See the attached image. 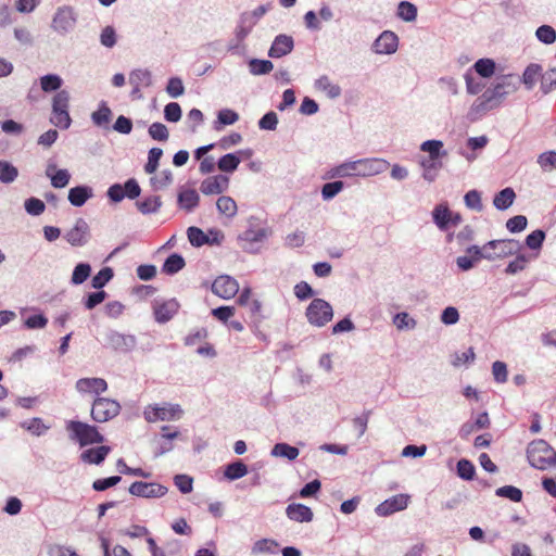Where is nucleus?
<instances>
[{"label": "nucleus", "mask_w": 556, "mask_h": 556, "mask_svg": "<svg viewBox=\"0 0 556 556\" xmlns=\"http://www.w3.org/2000/svg\"><path fill=\"white\" fill-rule=\"evenodd\" d=\"M517 89V80L514 75L503 76L492 89L484 91L483 94L473 102L471 112L476 115L484 114L496 108L505 96L515 92Z\"/></svg>", "instance_id": "obj_1"}, {"label": "nucleus", "mask_w": 556, "mask_h": 556, "mask_svg": "<svg viewBox=\"0 0 556 556\" xmlns=\"http://www.w3.org/2000/svg\"><path fill=\"white\" fill-rule=\"evenodd\" d=\"M387 165L380 159H362L345 162L334 168V175L340 177H369L382 173Z\"/></svg>", "instance_id": "obj_2"}, {"label": "nucleus", "mask_w": 556, "mask_h": 556, "mask_svg": "<svg viewBox=\"0 0 556 556\" xmlns=\"http://www.w3.org/2000/svg\"><path fill=\"white\" fill-rule=\"evenodd\" d=\"M65 430L68 439L77 443L80 447L104 442V437L100 433L98 428L84 421L67 420L65 422Z\"/></svg>", "instance_id": "obj_3"}, {"label": "nucleus", "mask_w": 556, "mask_h": 556, "mask_svg": "<svg viewBox=\"0 0 556 556\" xmlns=\"http://www.w3.org/2000/svg\"><path fill=\"white\" fill-rule=\"evenodd\" d=\"M527 458L532 467L540 470L556 467V452L542 439L529 443Z\"/></svg>", "instance_id": "obj_4"}, {"label": "nucleus", "mask_w": 556, "mask_h": 556, "mask_svg": "<svg viewBox=\"0 0 556 556\" xmlns=\"http://www.w3.org/2000/svg\"><path fill=\"white\" fill-rule=\"evenodd\" d=\"M70 93L66 90L58 91L52 100V114L50 122L61 129L71 126L72 118L68 113Z\"/></svg>", "instance_id": "obj_5"}, {"label": "nucleus", "mask_w": 556, "mask_h": 556, "mask_svg": "<svg viewBox=\"0 0 556 556\" xmlns=\"http://www.w3.org/2000/svg\"><path fill=\"white\" fill-rule=\"evenodd\" d=\"M484 248L488 250V255H484V260L495 261L518 254L522 245L515 239H500L486 242Z\"/></svg>", "instance_id": "obj_6"}, {"label": "nucleus", "mask_w": 556, "mask_h": 556, "mask_svg": "<svg viewBox=\"0 0 556 556\" xmlns=\"http://www.w3.org/2000/svg\"><path fill=\"white\" fill-rule=\"evenodd\" d=\"M182 415V409L179 404L162 403L148 405L144 407L143 417L148 422L169 421L179 419Z\"/></svg>", "instance_id": "obj_7"}, {"label": "nucleus", "mask_w": 556, "mask_h": 556, "mask_svg": "<svg viewBox=\"0 0 556 556\" xmlns=\"http://www.w3.org/2000/svg\"><path fill=\"white\" fill-rule=\"evenodd\" d=\"M306 318L315 327H324L333 317L331 305L323 299H314L306 308Z\"/></svg>", "instance_id": "obj_8"}, {"label": "nucleus", "mask_w": 556, "mask_h": 556, "mask_svg": "<svg viewBox=\"0 0 556 556\" xmlns=\"http://www.w3.org/2000/svg\"><path fill=\"white\" fill-rule=\"evenodd\" d=\"M121 412L117 401L109 397H97L91 406V417L96 422H106L115 418Z\"/></svg>", "instance_id": "obj_9"}, {"label": "nucleus", "mask_w": 556, "mask_h": 556, "mask_svg": "<svg viewBox=\"0 0 556 556\" xmlns=\"http://www.w3.org/2000/svg\"><path fill=\"white\" fill-rule=\"evenodd\" d=\"M239 291L238 281L227 275L217 277L212 285V292L222 299H231Z\"/></svg>", "instance_id": "obj_10"}, {"label": "nucleus", "mask_w": 556, "mask_h": 556, "mask_svg": "<svg viewBox=\"0 0 556 556\" xmlns=\"http://www.w3.org/2000/svg\"><path fill=\"white\" fill-rule=\"evenodd\" d=\"M167 488L159 483L136 481L130 484L129 493L140 497H161L165 495Z\"/></svg>", "instance_id": "obj_11"}, {"label": "nucleus", "mask_w": 556, "mask_h": 556, "mask_svg": "<svg viewBox=\"0 0 556 556\" xmlns=\"http://www.w3.org/2000/svg\"><path fill=\"white\" fill-rule=\"evenodd\" d=\"M409 496L407 494H396L386 500L376 507L379 516H389L396 511L405 509L408 505Z\"/></svg>", "instance_id": "obj_12"}, {"label": "nucleus", "mask_w": 556, "mask_h": 556, "mask_svg": "<svg viewBox=\"0 0 556 556\" xmlns=\"http://www.w3.org/2000/svg\"><path fill=\"white\" fill-rule=\"evenodd\" d=\"M229 187V178L224 175H215L205 178L200 186V190L205 195L222 194Z\"/></svg>", "instance_id": "obj_13"}, {"label": "nucleus", "mask_w": 556, "mask_h": 556, "mask_svg": "<svg viewBox=\"0 0 556 556\" xmlns=\"http://www.w3.org/2000/svg\"><path fill=\"white\" fill-rule=\"evenodd\" d=\"M75 25L73 10L68 7L58 9L52 20V28L58 33H66Z\"/></svg>", "instance_id": "obj_14"}, {"label": "nucleus", "mask_w": 556, "mask_h": 556, "mask_svg": "<svg viewBox=\"0 0 556 556\" xmlns=\"http://www.w3.org/2000/svg\"><path fill=\"white\" fill-rule=\"evenodd\" d=\"M75 388L79 393L99 395L108 390V383L102 378H80L76 381Z\"/></svg>", "instance_id": "obj_15"}, {"label": "nucleus", "mask_w": 556, "mask_h": 556, "mask_svg": "<svg viewBox=\"0 0 556 556\" xmlns=\"http://www.w3.org/2000/svg\"><path fill=\"white\" fill-rule=\"evenodd\" d=\"M88 225L79 218L75 226L65 233L66 241L73 247H81L87 242Z\"/></svg>", "instance_id": "obj_16"}, {"label": "nucleus", "mask_w": 556, "mask_h": 556, "mask_svg": "<svg viewBox=\"0 0 556 556\" xmlns=\"http://www.w3.org/2000/svg\"><path fill=\"white\" fill-rule=\"evenodd\" d=\"M399 39L392 31H383L375 41L374 50L380 54H390L396 51Z\"/></svg>", "instance_id": "obj_17"}, {"label": "nucleus", "mask_w": 556, "mask_h": 556, "mask_svg": "<svg viewBox=\"0 0 556 556\" xmlns=\"http://www.w3.org/2000/svg\"><path fill=\"white\" fill-rule=\"evenodd\" d=\"M110 446L100 445L98 447H91L83 451L79 457L80 460L85 464L100 465L110 454Z\"/></svg>", "instance_id": "obj_18"}, {"label": "nucleus", "mask_w": 556, "mask_h": 556, "mask_svg": "<svg viewBox=\"0 0 556 556\" xmlns=\"http://www.w3.org/2000/svg\"><path fill=\"white\" fill-rule=\"evenodd\" d=\"M286 515L289 519L296 522H309L313 519L312 509L300 503L289 504L286 508Z\"/></svg>", "instance_id": "obj_19"}, {"label": "nucleus", "mask_w": 556, "mask_h": 556, "mask_svg": "<svg viewBox=\"0 0 556 556\" xmlns=\"http://www.w3.org/2000/svg\"><path fill=\"white\" fill-rule=\"evenodd\" d=\"M293 49V39L287 35H279L275 38L270 49L269 56L281 58L290 53Z\"/></svg>", "instance_id": "obj_20"}, {"label": "nucleus", "mask_w": 556, "mask_h": 556, "mask_svg": "<svg viewBox=\"0 0 556 556\" xmlns=\"http://www.w3.org/2000/svg\"><path fill=\"white\" fill-rule=\"evenodd\" d=\"M136 343L135 337L126 336L116 331L108 336V344L116 351H128Z\"/></svg>", "instance_id": "obj_21"}, {"label": "nucleus", "mask_w": 556, "mask_h": 556, "mask_svg": "<svg viewBox=\"0 0 556 556\" xmlns=\"http://www.w3.org/2000/svg\"><path fill=\"white\" fill-rule=\"evenodd\" d=\"M46 175L50 177L51 185L58 189L66 187L71 178L67 169H56L55 164H49L47 166Z\"/></svg>", "instance_id": "obj_22"}, {"label": "nucleus", "mask_w": 556, "mask_h": 556, "mask_svg": "<svg viewBox=\"0 0 556 556\" xmlns=\"http://www.w3.org/2000/svg\"><path fill=\"white\" fill-rule=\"evenodd\" d=\"M432 217L438 228L444 231L447 230L450 227L452 211L448 208L447 204L441 203L434 207L432 212Z\"/></svg>", "instance_id": "obj_23"}, {"label": "nucleus", "mask_w": 556, "mask_h": 556, "mask_svg": "<svg viewBox=\"0 0 556 556\" xmlns=\"http://www.w3.org/2000/svg\"><path fill=\"white\" fill-rule=\"evenodd\" d=\"M178 311V303L175 301L164 302L154 308V316L157 323L170 320Z\"/></svg>", "instance_id": "obj_24"}, {"label": "nucleus", "mask_w": 556, "mask_h": 556, "mask_svg": "<svg viewBox=\"0 0 556 556\" xmlns=\"http://www.w3.org/2000/svg\"><path fill=\"white\" fill-rule=\"evenodd\" d=\"M200 197L194 189H185L178 193V204L181 208L190 212L199 205Z\"/></svg>", "instance_id": "obj_25"}, {"label": "nucleus", "mask_w": 556, "mask_h": 556, "mask_svg": "<svg viewBox=\"0 0 556 556\" xmlns=\"http://www.w3.org/2000/svg\"><path fill=\"white\" fill-rule=\"evenodd\" d=\"M91 197L92 191L86 186L74 187L68 191V201L74 206H83Z\"/></svg>", "instance_id": "obj_26"}, {"label": "nucleus", "mask_w": 556, "mask_h": 556, "mask_svg": "<svg viewBox=\"0 0 556 556\" xmlns=\"http://www.w3.org/2000/svg\"><path fill=\"white\" fill-rule=\"evenodd\" d=\"M129 83L134 86V92H139L141 87L151 85V74L147 70H136L129 75Z\"/></svg>", "instance_id": "obj_27"}, {"label": "nucleus", "mask_w": 556, "mask_h": 556, "mask_svg": "<svg viewBox=\"0 0 556 556\" xmlns=\"http://www.w3.org/2000/svg\"><path fill=\"white\" fill-rule=\"evenodd\" d=\"M516 198V193L513 188H505L495 194L493 204L497 210H507Z\"/></svg>", "instance_id": "obj_28"}, {"label": "nucleus", "mask_w": 556, "mask_h": 556, "mask_svg": "<svg viewBox=\"0 0 556 556\" xmlns=\"http://www.w3.org/2000/svg\"><path fill=\"white\" fill-rule=\"evenodd\" d=\"M315 87L331 99L338 98L341 94V88L333 84L328 76L319 77L315 83Z\"/></svg>", "instance_id": "obj_29"}, {"label": "nucleus", "mask_w": 556, "mask_h": 556, "mask_svg": "<svg viewBox=\"0 0 556 556\" xmlns=\"http://www.w3.org/2000/svg\"><path fill=\"white\" fill-rule=\"evenodd\" d=\"M218 212L227 217H233L237 214L238 207L236 201L228 195H222L216 201Z\"/></svg>", "instance_id": "obj_30"}, {"label": "nucleus", "mask_w": 556, "mask_h": 556, "mask_svg": "<svg viewBox=\"0 0 556 556\" xmlns=\"http://www.w3.org/2000/svg\"><path fill=\"white\" fill-rule=\"evenodd\" d=\"M186 265L184 257L177 253L169 255L163 264L162 271L167 275H174L181 270Z\"/></svg>", "instance_id": "obj_31"}, {"label": "nucleus", "mask_w": 556, "mask_h": 556, "mask_svg": "<svg viewBox=\"0 0 556 556\" xmlns=\"http://www.w3.org/2000/svg\"><path fill=\"white\" fill-rule=\"evenodd\" d=\"M541 73L542 66L539 64L532 63L526 67L522 75V83L525 84L528 90L534 87L538 78L541 76Z\"/></svg>", "instance_id": "obj_32"}, {"label": "nucleus", "mask_w": 556, "mask_h": 556, "mask_svg": "<svg viewBox=\"0 0 556 556\" xmlns=\"http://www.w3.org/2000/svg\"><path fill=\"white\" fill-rule=\"evenodd\" d=\"M298 447L291 446L287 443H277L271 450V455L276 457H286L289 460H294L299 456Z\"/></svg>", "instance_id": "obj_33"}, {"label": "nucleus", "mask_w": 556, "mask_h": 556, "mask_svg": "<svg viewBox=\"0 0 556 556\" xmlns=\"http://www.w3.org/2000/svg\"><path fill=\"white\" fill-rule=\"evenodd\" d=\"M248 473V467L247 465L237 460L229 465H227L224 475L228 480H237L242 477H244Z\"/></svg>", "instance_id": "obj_34"}, {"label": "nucleus", "mask_w": 556, "mask_h": 556, "mask_svg": "<svg viewBox=\"0 0 556 556\" xmlns=\"http://www.w3.org/2000/svg\"><path fill=\"white\" fill-rule=\"evenodd\" d=\"M240 162H241V160L237 154L228 153V154L223 155L218 160L217 166L222 172L232 173L237 169Z\"/></svg>", "instance_id": "obj_35"}, {"label": "nucleus", "mask_w": 556, "mask_h": 556, "mask_svg": "<svg viewBox=\"0 0 556 556\" xmlns=\"http://www.w3.org/2000/svg\"><path fill=\"white\" fill-rule=\"evenodd\" d=\"M91 118L94 125L100 127H108L112 118V112L110 108L103 103L96 112L92 113Z\"/></svg>", "instance_id": "obj_36"}, {"label": "nucleus", "mask_w": 556, "mask_h": 556, "mask_svg": "<svg viewBox=\"0 0 556 556\" xmlns=\"http://www.w3.org/2000/svg\"><path fill=\"white\" fill-rule=\"evenodd\" d=\"M22 427L29 431L33 435L40 437L50 429L41 418L35 417L22 424Z\"/></svg>", "instance_id": "obj_37"}, {"label": "nucleus", "mask_w": 556, "mask_h": 556, "mask_svg": "<svg viewBox=\"0 0 556 556\" xmlns=\"http://www.w3.org/2000/svg\"><path fill=\"white\" fill-rule=\"evenodd\" d=\"M136 204L138 206V210L142 214H149V213L156 212L161 207L162 202H161L160 197L153 195V197H148L141 201H138Z\"/></svg>", "instance_id": "obj_38"}, {"label": "nucleus", "mask_w": 556, "mask_h": 556, "mask_svg": "<svg viewBox=\"0 0 556 556\" xmlns=\"http://www.w3.org/2000/svg\"><path fill=\"white\" fill-rule=\"evenodd\" d=\"M397 15L406 22H413L417 17V7L408 1L400 2L397 7Z\"/></svg>", "instance_id": "obj_39"}, {"label": "nucleus", "mask_w": 556, "mask_h": 556, "mask_svg": "<svg viewBox=\"0 0 556 556\" xmlns=\"http://www.w3.org/2000/svg\"><path fill=\"white\" fill-rule=\"evenodd\" d=\"M18 175L17 168L7 161H0V181L13 182Z\"/></svg>", "instance_id": "obj_40"}, {"label": "nucleus", "mask_w": 556, "mask_h": 556, "mask_svg": "<svg viewBox=\"0 0 556 556\" xmlns=\"http://www.w3.org/2000/svg\"><path fill=\"white\" fill-rule=\"evenodd\" d=\"M62 86V79L55 74L45 75L40 78V87L45 92L56 91Z\"/></svg>", "instance_id": "obj_41"}, {"label": "nucleus", "mask_w": 556, "mask_h": 556, "mask_svg": "<svg viewBox=\"0 0 556 556\" xmlns=\"http://www.w3.org/2000/svg\"><path fill=\"white\" fill-rule=\"evenodd\" d=\"M442 147L443 143L440 140H427L421 144L420 149L421 151L429 153L430 161L433 163L438 162Z\"/></svg>", "instance_id": "obj_42"}, {"label": "nucleus", "mask_w": 556, "mask_h": 556, "mask_svg": "<svg viewBox=\"0 0 556 556\" xmlns=\"http://www.w3.org/2000/svg\"><path fill=\"white\" fill-rule=\"evenodd\" d=\"M476 72L484 77H491L495 71V63L491 59H480L473 65Z\"/></svg>", "instance_id": "obj_43"}, {"label": "nucleus", "mask_w": 556, "mask_h": 556, "mask_svg": "<svg viewBox=\"0 0 556 556\" xmlns=\"http://www.w3.org/2000/svg\"><path fill=\"white\" fill-rule=\"evenodd\" d=\"M150 181L154 189H163L172 184L173 174L169 169H165L159 173L157 175L151 177Z\"/></svg>", "instance_id": "obj_44"}, {"label": "nucleus", "mask_w": 556, "mask_h": 556, "mask_svg": "<svg viewBox=\"0 0 556 556\" xmlns=\"http://www.w3.org/2000/svg\"><path fill=\"white\" fill-rule=\"evenodd\" d=\"M535 36L541 42L545 45H552L556 40V31L549 25L540 26L535 31Z\"/></svg>", "instance_id": "obj_45"}, {"label": "nucleus", "mask_w": 556, "mask_h": 556, "mask_svg": "<svg viewBox=\"0 0 556 556\" xmlns=\"http://www.w3.org/2000/svg\"><path fill=\"white\" fill-rule=\"evenodd\" d=\"M162 155H163V151L160 148H152L149 151L148 162L144 166L146 173L153 174L156 170Z\"/></svg>", "instance_id": "obj_46"}, {"label": "nucleus", "mask_w": 556, "mask_h": 556, "mask_svg": "<svg viewBox=\"0 0 556 556\" xmlns=\"http://www.w3.org/2000/svg\"><path fill=\"white\" fill-rule=\"evenodd\" d=\"M90 271H91L90 265L85 264V263L78 264L74 268V271H73V275H72V282L74 285L83 283L90 276Z\"/></svg>", "instance_id": "obj_47"}, {"label": "nucleus", "mask_w": 556, "mask_h": 556, "mask_svg": "<svg viewBox=\"0 0 556 556\" xmlns=\"http://www.w3.org/2000/svg\"><path fill=\"white\" fill-rule=\"evenodd\" d=\"M187 235H188V239H189L190 243L193 247H201V245L207 243V241H208L207 236L198 227H193V226L189 227Z\"/></svg>", "instance_id": "obj_48"}, {"label": "nucleus", "mask_w": 556, "mask_h": 556, "mask_svg": "<svg viewBox=\"0 0 556 556\" xmlns=\"http://www.w3.org/2000/svg\"><path fill=\"white\" fill-rule=\"evenodd\" d=\"M113 278V270L111 267L102 268L96 276H93L91 285L96 289H101Z\"/></svg>", "instance_id": "obj_49"}, {"label": "nucleus", "mask_w": 556, "mask_h": 556, "mask_svg": "<svg viewBox=\"0 0 556 556\" xmlns=\"http://www.w3.org/2000/svg\"><path fill=\"white\" fill-rule=\"evenodd\" d=\"M465 204L468 208L481 212L483 208L481 194L477 190L468 191L464 197Z\"/></svg>", "instance_id": "obj_50"}, {"label": "nucleus", "mask_w": 556, "mask_h": 556, "mask_svg": "<svg viewBox=\"0 0 556 556\" xmlns=\"http://www.w3.org/2000/svg\"><path fill=\"white\" fill-rule=\"evenodd\" d=\"M149 135L157 141H166L169 137L167 127L162 123H153L149 127Z\"/></svg>", "instance_id": "obj_51"}, {"label": "nucleus", "mask_w": 556, "mask_h": 556, "mask_svg": "<svg viewBox=\"0 0 556 556\" xmlns=\"http://www.w3.org/2000/svg\"><path fill=\"white\" fill-rule=\"evenodd\" d=\"M274 68V65L268 60H252L250 62L251 73L254 75L268 74Z\"/></svg>", "instance_id": "obj_52"}, {"label": "nucleus", "mask_w": 556, "mask_h": 556, "mask_svg": "<svg viewBox=\"0 0 556 556\" xmlns=\"http://www.w3.org/2000/svg\"><path fill=\"white\" fill-rule=\"evenodd\" d=\"M496 495L507 497L513 502H520L522 498V492L520 489L513 485H505L496 490Z\"/></svg>", "instance_id": "obj_53"}, {"label": "nucleus", "mask_w": 556, "mask_h": 556, "mask_svg": "<svg viewBox=\"0 0 556 556\" xmlns=\"http://www.w3.org/2000/svg\"><path fill=\"white\" fill-rule=\"evenodd\" d=\"M545 239V232L541 229L532 231L526 238V244L531 250H539Z\"/></svg>", "instance_id": "obj_54"}, {"label": "nucleus", "mask_w": 556, "mask_h": 556, "mask_svg": "<svg viewBox=\"0 0 556 556\" xmlns=\"http://www.w3.org/2000/svg\"><path fill=\"white\" fill-rule=\"evenodd\" d=\"M164 117L167 122L176 123L181 118V108L177 102H170L164 108Z\"/></svg>", "instance_id": "obj_55"}, {"label": "nucleus", "mask_w": 556, "mask_h": 556, "mask_svg": "<svg viewBox=\"0 0 556 556\" xmlns=\"http://www.w3.org/2000/svg\"><path fill=\"white\" fill-rule=\"evenodd\" d=\"M206 338L207 330L205 328H197L185 338V344L188 346H193L203 342Z\"/></svg>", "instance_id": "obj_56"}, {"label": "nucleus", "mask_w": 556, "mask_h": 556, "mask_svg": "<svg viewBox=\"0 0 556 556\" xmlns=\"http://www.w3.org/2000/svg\"><path fill=\"white\" fill-rule=\"evenodd\" d=\"M457 473L465 480H471L475 476V466L470 460L460 459L457 463Z\"/></svg>", "instance_id": "obj_57"}, {"label": "nucleus", "mask_w": 556, "mask_h": 556, "mask_svg": "<svg viewBox=\"0 0 556 556\" xmlns=\"http://www.w3.org/2000/svg\"><path fill=\"white\" fill-rule=\"evenodd\" d=\"M100 42L106 48H113L116 45V31L113 26H105L102 29Z\"/></svg>", "instance_id": "obj_58"}, {"label": "nucleus", "mask_w": 556, "mask_h": 556, "mask_svg": "<svg viewBox=\"0 0 556 556\" xmlns=\"http://www.w3.org/2000/svg\"><path fill=\"white\" fill-rule=\"evenodd\" d=\"M343 189V182L340 180L327 182L323 186L321 195L325 200L332 199Z\"/></svg>", "instance_id": "obj_59"}, {"label": "nucleus", "mask_w": 556, "mask_h": 556, "mask_svg": "<svg viewBox=\"0 0 556 556\" xmlns=\"http://www.w3.org/2000/svg\"><path fill=\"white\" fill-rule=\"evenodd\" d=\"M46 205L43 201L37 198H30L25 201V210L28 214L38 216L45 212Z\"/></svg>", "instance_id": "obj_60"}, {"label": "nucleus", "mask_w": 556, "mask_h": 556, "mask_svg": "<svg viewBox=\"0 0 556 556\" xmlns=\"http://www.w3.org/2000/svg\"><path fill=\"white\" fill-rule=\"evenodd\" d=\"M538 163L544 170L556 168V152L548 151L540 154Z\"/></svg>", "instance_id": "obj_61"}, {"label": "nucleus", "mask_w": 556, "mask_h": 556, "mask_svg": "<svg viewBox=\"0 0 556 556\" xmlns=\"http://www.w3.org/2000/svg\"><path fill=\"white\" fill-rule=\"evenodd\" d=\"M528 220L523 215H516L509 218L506 223V227L510 232H520L527 227Z\"/></svg>", "instance_id": "obj_62"}, {"label": "nucleus", "mask_w": 556, "mask_h": 556, "mask_svg": "<svg viewBox=\"0 0 556 556\" xmlns=\"http://www.w3.org/2000/svg\"><path fill=\"white\" fill-rule=\"evenodd\" d=\"M166 91L173 98L180 97L185 91L182 80L178 77H172L166 86Z\"/></svg>", "instance_id": "obj_63"}, {"label": "nucleus", "mask_w": 556, "mask_h": 556, "mask_svg": "<svg viewBox=\"0 0 556 556\" xmlns=\"http://www.w3.org/2000/svg\"><path fill=\"white\" fill-rule=\"evenodd\" d=\"M528 258L525 255L518 254L514 261H511L505 268V273L508 275L517 274L526 268Z\"/></svg>", "instance_id": "obj_64"}]
</instances>
